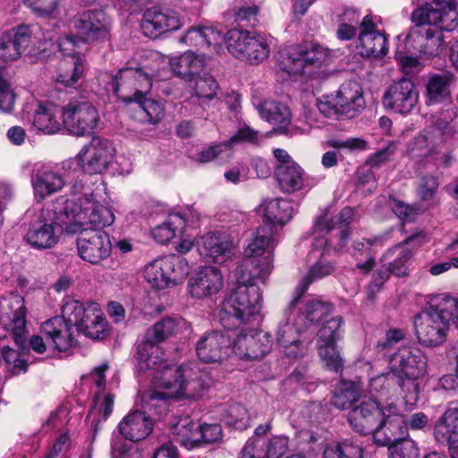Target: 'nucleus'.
<instances>
[{
    "mask_svg": "<svg viewBox=\"0 0 458 458\" xmlns=\"http://www.w3.org/2000/svg\"><path fill=\"white\" fill-rule=\"evenodd\" d=\"M414 26L405 38L408 50L428 56L438 55L443 50L444 30L453 31L458 26V10L438 6L437 3H426L411 13Z\"/></svg>",
    "mask_w": 458,
    "mask_h": 458,
    "instance_id": "obj_1",
    "label": "nucleus"
},
{
    "mask_svg": "<svg viewBox=\"0 0 458 458\" xmlns=\"http://www.w3.org/2000/svg\"><path fill=\"white\" fill-rule=\"evenodd\" d=\"M140 370H151L152 376L156 378L157 389H148L145 391L140 397L141 408L146 414H157L162 416L167 411L170 399H177L175 394H170L172 391V377H182L179 369H173L167 362L157 355H148V350L142 348L140 351Z\"/></svg>",
    "mask_w": 458,
    "mask_h": 458,
    "instance_id": "obj_2",
    "label": "nucleus"
},
{
    "mask_svg": "<svg viewBox=\"0 0 458 458\" xmlns=\"http://www.w3.org/2000/svg\"><path fill=\"white\" fill-rule=\"evenodd\" d=\"M451 320L458 328V298L445 296L416 316L414 327L419 342L427 346L442 344Z\"/></svg>",
    "mask_w": 458,
    "mask_h": 458,
    "instance_id": "obj_3",
    "label": "nucleus"
},
{
    "mask_svg": "<svg viewBox=\"0 0 458 458\" xmlns=\"http://www.w3.org/2000/svg\"><path fill=\"white\" fill-rule=\"evenodd\" d=\"M331 61V51L318 44L293 46L281 53V68L291 75L324 79Z\"/></svg>",
    "mask_w": 458,
    "mask_h": 458,
    "instance_id": "obj_4",
    "label": "nucleus"
},
{
    "mask_svg": "<svg viewBox=\"0 0 458 458\" xmlns=\"http://www.w3.org/2000/svg\"><path fill=\"white\" fill-rule=\"evenodd\" d=\"M261 293L258 285H241L231 289L222 302L220 323L226 330H233L249 323L261 309Z\"/></svg>",
    "mask_w": 458,
    "mask_h": 458,
    "instance_id": "obj_5",
    "label": "nucleus"
},
{
    "mask_svg": "<svg viewBox=\"0 0 458 458\" xmlns=\"http://www.w3.org/2000/svg\"><path fill=\"white\" fill-rule=\"evenodd\" d=\"M69 206L63 201H54L46 205L28 229L24 237L29 245L36 250H47L55 246L64 224L67 222Z\"/></svg>",
    "mask_w": 458,
    "mask_h": 458,
    "instance_id": "obj_6",
    "label": "nucleus"
},
{
    "mask_svg": "<svg viewBox=\"0 0 458 458\" xmlns=\"http://www.w3.org/2000/svg\"><path fill=\"white\" fill-rule=\"evenodd\" d=\"M64 318L86 337L102 340L108 334L107 321L99 305L68 300L63 305Z\"/></svg>",
    "mask_w": 458,
    "mask_h": 458,
    "instance_id": "obj_7",
    "label": "nucleus"
},
{
    "mask_svg": "<svg viewBox=\"0 0 458 458\" xmlns=\"http://www.w3.org/2000/svg\"><path fill=\"white\" fill-rule=\"evenodd\" d=\"M189 274V266L181 255L172 254L153 260L145 267L144 276L152 287L165 289L181 284Z\"/></svg>",
    "mask_w": 458,
    "mask_h": 458,
    "instance_id": "obj_8",
    "label": "nucleus"
},
{
    "mask_svg": "<svg viewBox=\"0 0 458 458\" xmlns=\"http://www.w3.org/2000/svg\"><path fill=\"white\" fill-rule=\"evenodd\" d=\"M226 44L233 55L251 64L262 63L270 52L265 36L247 30H229L226 34Z\"/></svg>",
    "mask_w": 458,
    "mask_h": 458,
    "instance_id": "obj_9",
    "label": "nucleus"
},
{
    "mask_svg": "<svg viewBox=\"0 0 458 458\" xmlns=\"http://www.w3.org/2000/svg\"><path fill=\"white\" fill-rule=\"evenodd\" d=\"M26 315L25 301L21 295L11 293L0 298V323L20 347L23 346L27 335Z\"/></svg>",
    "mask_w": 458,
    "mask_h": 458,
    "instance_id": "obj_10",
    "label": "nucleus"
},
{
    "mask_svg": "<svg viewBox=\"0 0 458 458\" xmlns=\"http://www.w3.org/2000/svg\"><path fill=\"white\" fill-rule=\"evenodd\" d=\"M110 86L114 93L124 103L136 102L149 93L152 82L140 68H123L113 78Z\"/></svg>",
    "mask_w": 458,
    "mask_h": 458,
    "instance_id": "obj_11",
    "label": "nucleus"
},
{
    "mask_svg": "<svg viewBox=\"0 0 458 458\" xmlns=\"http://www.w3.org/2000/svg\"><path fill=\"white\" fill-rule=\"evenodd\" d=\"M63 124L76 136L89 135L97 129L99 114L96 107L84 100H71L63 108Z\"/></svg>",
    "mask_w": 458,
    "mask_h": 458,
    "instance_id": "obj_12",
    "label": "nucleus"
},
{
    "mask_svg": "<svg viewBox=\"0 0 458 458\" xmlns=\"http://www.w3.org/2000/svg\"><path fill=\"white\" fill-rule=\"evenodd\" d=\"M300 296H294L284 311V318L278 324L276 333L277 344L285 354L291 358H297L303 352L299 335L305 329L298 318H292L293 310L301 303Z\"/></svg>",
    "mask_w": 458,
    "mask_h": 458,
    "instance_id": "obj_13",
    "label": "nucleus"
},
{
    "mask_svg": "<svg viewBox=\"0 0 458 458\" xmlns=\"http://www.w3.org/2000/svg\"><path fill=\"white\" fill-rule=\"evenodd\" d=\"M112 143L99 137H93L78 153L77 160L81 170L89 174L105 172L113 157Z\"/></svg>",
    "mask_w": 458,
    "mask_h": 458,
    "instance_id": "obj_14",
    "label": "nucleus"
},
{
    "mask_svg": "<svg viewBox=\"0 0 458 458\" xmlns=\"http://www.w3.org/2000/svg\"><path fill=\"white\" fill-rule=\"evenodd\" d=\"M391 415H386L378 403L373 399L360 402L354 405L348 413V422L351 428L360 435H369L378 428H386V420Z\"/></svg>",
    "mask_w": 458,
    "mask_h": 458,
    "instance_id": "obj_15",
    "label": "nucleus"
},
{
    "mask_svg": "<svg viewBox=\"0 0 458 458\" xmlns=\"http://www.w3.org/2000/svg\"><path fill=\"white\" fill-rule=\"evenodd\" d=\"M72 22L76 35L71 36L75 38V47L79 41L89 43L108 37L110 21L101 10L83 12L74 18Z\"/></svg>",
    "mask_w": 458,
    "mask_h": 458,
    "instance_id": "obj_16",
    "label": "nucleus"
},
{
    "mask_svg": "<svg viewBox=\"0 0 458 458\" xmlns=\"http://www.w3.org/2000/svg\"><path fill=\"white\" fill-rule=\"evenodd\" d=\"M272 348L271 335L261 330H242L233 338V352L242 360H260Z\"/></svg>",
    "mask_w": 458,
    "mask_h": 458,
    "instance_id": "obj_17",
    "label": "nucleus"
},
{
    "mask_svg": "<svg viewBox=\"0 0 458 458\" xmlns=\"http://www.w3.org/2000/svg\"><path fill=\"white\" fill-rule=\"evenodd\" d=\"M173 369H179L182 377H172V391L176 398L196 399L201 396L203 391L209 386L208 374L199 369H194L192 364L182 366H170Z\"/></svg>",
    "mask_w": 458,
    "mask_h": 458,
    "instance_id": "obj_18",
    "label": "nucleus"
},
{
    "mask_svg": "<svg viewBox=\"0 0 458 458\" xmlns=\"http://www.w3.org/2000/svg\"><path fill=\"white\" fill-rule=\"evenodd\" d=\"M185 22V17L180 11L150 8L144 13L141 29L146 36L157 38L167 31L179 30Z\"/></svg>",
    "mask_w": 458,
    "mask_h": 458,
    "instance_id": "obj_19",
    "label": "nucleus"
},
{
    "mask_svg": "<svg viewBox=\"0 0 458 458\" xmlns=\"http://www.w3.org/2000/svg\"><path fill=\"white\" fill-rule=\"evenodd\" d=\"M80 257L91 264H98L111 253L112 245L108 234L99 229L83 231L77 238Z\"/></svg>",
    "mask_w": 458,
    "mask_h": 458,
    "instance_id": "obj_20",
    "label": "nucleus"
},
{
    "mask_svg": "<svg viewBox=\"0 0 458 458\" xmlns=\"http://www.w3.org/2000/svg\"><path fill=\"white\" fill-rule=\"evenodd\" d=\"M419 92L411 80L402 79L394 82L383 96V105L395 113L407 114L416 106Z\"/></svg>",
    "mask_w": 458,
    "mask_h": 458,
    "instance_id": "obj_21",
    "label": "nucleus"
},
{
    "mask_svg": "<svg viewBox=\"0 0 458 458\" xmlns=\"http://www.w3.org/2000/svg\"><path fill=\"white\" fill-rule=\"evenodd\" d=\"M390 365L400 377L420 378L427 372L428 359L419 348L402 346L392 355Z\"/></svg>",
    "mask_w": 458,
    "mask_h": 458,
    "instance_id": "obj_22",
    "label": "nucleus"
},
{
    "mask_svg": "<svg viewBox=\"0 0 458 458\" xmlns=\"http://www.w3.org/2000/svg\"><path fill=\"white\" fill-rule=\"evenodd\" d=\"M232 347V336L216 330L201 336L196 344V352L203 362H220L229 356Z\"/></svg>",
    "mask_w": 458,
    "mask_h": 458,
    "instance_id": "obj_23",
    "label": "nucleus"
},
{
    "mask_svg": "<svg viewBox=\"0 0 458 458\" xmlns=\"http://www.w3.org/2000/svg\"><path fill=\"white\" fill-rule=\"evenodd\" d=\"M332 104V110H327L331 102H320L318 107L321 112L330 115L332 113L349 114L363 108L364 98L360 85L353 81H347L339 88Z\"/></svg>",
    "mask_w": 458,
    "mask_h": 458,
    "instance_id": "obj_24",
    "label": "nucleus"
},
{
    "mask_svg": "<svg viewBox=\"0 0 458 458\" xmlns=\"http://www.w3.org/2000/svg\"><path fill=\"white\" fill-rule=\"evenodd\" d=\"M75 38L67 36L59 42V49L64 55H69L60 64L59 73L56 81L64 87L75 85L82 77L84 65L80 56L75 54Z\"/></svg>",
    "mask_w": 458,
    "mask_h": 458,
    "instance_id": "obj_25",
    "label": "nucleus"
},
{
    "mask_svg": "<svg viewBox=\"0 0 458 458\" xmlns=\"http://www.w3.org/2000/svg\"><path fill=\"white\" fill-rule=\"evenodd\" d=\"M186 326V321L182 318L165 317L156 322L146 335L147 341L138 346L137 360L140 363V351L142 348L148 350V355L158 356V349L156 344L161 343L167 338L179 333Z\"/></svg>",
    "mask_w": 458,
    "mask_h": 458,
    "instance_id": "obj_26",
    "label": "nucleus"
},
{
    "mask_svg": "<svg viewBox=\"0 0 458 458\" xmlns=\"http://www.w3.org/2000/svg\"><path fill=\"white\" fill-rule=\"evenodd\" d=\"M223 284L220 270L214 267H204L189 279L188 291L191 297L204 299L217 293Z\"/></svg>",
    "mask_w": 458,
    "mask_h": 458,
    "instance_id": "obj_27",
    "label": "nucleus"
},
{
    "mask_svg": "<svg viewBox=\"0 0 458 458\" xmlns=\"http://www.w3.org/2000/svg\"><path fill=\"white\" fill-rule=\"evenodd\" d=\"M72 327L62 314L45 321L40 330L50 346L59 352H66L77 344L71 332Z\"/></svg>",
    "mask_w": 458,
    "mask_h": 458,
    "instance_id": "obj_28",
    "label": "nucleus"
},
{
    "mask_svg": "<svg viewBox=\"0 0 458 458\" xmlns=\"http://www.w3.org/2000/svg\"><path fill=\"white\" fill-rule=\"evenodd\" d=\"M198 251L208 261L224 262L231 257L233 250V242L225 233H208L197 242Z\"/></svg>",
    "mask_w": 458,
    "mask_h": 458,
    "instance_id": "obj_29",
    "label": "nucleus"
},
{
    "mask_svg": "<svg viewBox=\"0 0 458 458\" xmlns=\"http://www.w3.org/2000/svg\"><path fill=\"white\" fill-rule=\"evenodd\" d=\"M169 64L175 76L192 82L206 70L207 62L203 55L190 50L180 55L170 57Z\"/></svg>",
    "mask_w": 458,
    "mask_h": 458,
    "instance_id": "obj_30",
    "label": "nucleus"
},
{
    "mask_svg": "<svg viewBox=\"0 0 458 458\" xmlns=\"http://www.w3.org/2000/svg\"><path fill=\"white\" fill-rule=\"evenodd\" d=\"M273 268V259L269 250L261 259L244 260L235 270L236 286L257 285L255 279L264 280Z\"/></svg>",
    "mask_w": 458,
    "mask_h": 458,
    "instance_id": "obj_31",
    "label": "nucleus"
},
{
    "mask_svg": "<svg viewBox=\"0 0 458 458\" xmlns=\"http://www.w3.org/2000/svg\"><path fill=\"white\" fill-rule=\"evenodd\" d=\"M153 428V420L150 414L142 411H132L119 425L121 435L132 442L147 437Z\"/></svg>",
    "mask_w": 458,
    "mask_h": 458,
    "instance_id": "obj_32",
    "label": "nucleus"
},
{
    "mask_svg": "<svg viewBox=\"0 0 458 458\" xmlns=\"http://www.w3.org/2000/svg\"><path fill=\"white\" fill-rule=\"evenodd\" d=\"M30 30L20 26L0 38V59L4 62L17 60L30 43Z\"/></svg>",
    "mask_w": 458,
    "mask_h": 458,
    "instance_id": "obj_33",
    "label": "nucleus"
},
{
    "mask_svg": "<svg viewBox=\"0 0 458 458\" xmlns=\"http://www.w3.org/2000/svg\"><path fill=\"white\" fill-rule=\"evenodd\" d=\"M31 184L35 195L43 199L61 191L65 184V181L58 173L42 166L33 170Z\"/></svg>",
    "mask_w": 458,
    "mask_h": 458,
    "instance_id": "obj_34",
    "label": "nucleus"
},
{
    "mask_svg": "<svg viewBox=\"0 0 458 458\" xmlns=\"http://www.w3.org/2000/svg\"><path fill=\"white\" fill-rule=\"evenodd\" d=\"M259 212L264 216L263 224H269L277 229L288 222L293 216L292 204L284 199L265 200L259 207Z\"/></svg>",
    "mask_w": 458,
    "mask_h": 458,
    "instance_id": "obj_35",
    "label": "nucleus"
},
{
    "mask_svg": "<svg viewBox=\"0 0 458 458\" xmlns=\"http://www.w3.org/2000/svg\"><path fill=\"white\" fill-rule=\"evenodd\" d=\"M353 210L350 207L344 208L333 219L327 218V214L324 213L318 217L314 224V230L318 233H328L335 227L341 228L340 247H343L348 240L351 231L348 228L352 221Z\"/></svg>",
    "mask_w": 458,
    "mask_h": 458,
    "instance_id": "obj_36",
    "label": "nucleus"
},
{
    "mask_svg": "<svg viewBox=\"0 0 458 458\" xmlns=\"http://www.w3.org/2000/svg\"><path fill=\"white\" fill-rule=\"evenodd\" d=\"M454 82V76L449 72L430 76L426 83V104L430 106L449 99Z\"/></svg>",
    "mask_w": 458,
    "mask_h": 458,
    "instance_id": "obj_37",
    "label": "nucleus"
},
{
    "mask_svg": "<svg viewBox=\"0 0 458 458\" xmlns=\"http://www.w3.org/2000/svg\"><path fill=\"white\" fill-rule=\"evenodd\" d=\"M278 231L269 224H263L256 230L252 241L245 250V255L253 259H261L262 254L273 249L278 242Z\"/></svg>",
    "mask_w": 458,
    "mask_h": 458,
    "instance_id": "obj_38",
    "label": "nucleus"
},
{
    "mask_svg": "<svg viewBox=\"0 0 458 458\" xmlns=\"http://www.w3.org/2000/svg\"><path fill=\"white\" fill-rule=\"evenodd\" d=\"M108 368V364L104 363L101 366L96 367L90 375L92 381L98 388L93 401L94 409L102 413L105 420L112 413L114 403V396L112 394H105L103 392L106 386L105 372Z\"/></svg>",
    "mask_w": 458,
    "mask_h": 458,
    "instance_id": "obj_39",
    "label": "nucleus"
},
{
    "mask_svg": "<svg viewBox=\"0 0 458 458\" xmlns=\"http://www.w3.org/2000/svg\"><path fill=\"white\" fill-rule=\"evenodd\" d=\"M304 172L295 162L276 166L275 176L284 192L292 193L303 186Z\"/></svg>",
    "mask_w": 458,
    "mask_h": 458,
    "instance_id": "obj_40",
    "label": "nucleus"
},
{
    "mask_svg": "<svg viewBox=\"0 0 458 458\" xmlns=\"http://www.w3.org/2000/svg\"><path fill=\"white\" fill-rule=\"evenodd\" d=\"M434 435L436 440L441 445L449 447L458 440V409H449L437 420Z\"/></svg>",
    "mask_w": 458,
    "mask_h": 458,
    "instance_id": "obj_41",
    "label": "nucleus"
},
{
    "mask_svg": "<svg viewBox=\"0 0 458 458\" xmlns=\"http://www.w3.org/2000/svg\"><path fill=\"white\" fill-rule=\"evenodd\" d=\"M82 201V210L86 216L89 225L95 227H106L111 225L114 221V215L111 208L98 205L92 199V195L85 194L79 199Z\"/></svg>",
    "mask_w": 458,
    "mask_h": 458,
    "instance_id": "obj_42",
    "label": "nucleus"
},
{
    "mask_svg": "<svg viewBox=\"0 0 458 458\" xmlns=\"http://www.w3.org/2000/svg\"><path fill=\"white\" fill-rule=\"evenodd\" d=\"M333 310L329 302L323 301L317 298H307L303 301V305L300 308L297 315L298 320L305 328L320 321Z\"/></svg>",
    "mask_w": 458,
    "mask_h": 458,
    "instance_id": "obj_43",
    "label": "nucleus"
},
{
    "mask_svg": "<svg viewBox=\"0 0 458 458\" xmlns=\"http://www.w3.org/2000/svg\"><path fill=\"white\" fill-rule=\"evenodd\" d=\"M357 47L362 56L380 58L387 54V39L386 35L379 31L360 32Z\"/></svg>",
    "mask_w": 458,
    "mask_h": 458,
    "instance_id": "obj_44",
    "label": "nucleus"
},
{
    "mask_svg": "<svg viewBox=\"0 0 458 458\" xmlns=\"http://www.w3.org/2000/svg\"><path fill=\"white\" fill-rule=\"evenodd\" d=\"M55 201H63L66 207L69 206L67 222L64 224V230L68 233H80L81 235L83 231L93 230L92 227H86L89 225L86 216L82 210V202H74L66 199L64 197L56 199Z\"/></svg>",
    "mask_w": 458,
    "mask_h": 458,
    "instance_id": "obj_45",
    "label": "nucleus"
},
{
    "mask_svg": "<svg viewBox=\"0 0 458 458\" xmlns=\"http://www.w3.org/2000/svg\"><path fill=\"white\" fill-rule=\"evenodd\" d=\"M57 114L59 112L54 105L39 104L34 114L33 125L47 134L55 133L61 128Z\"/></svg>",
    "mask_w": 458,
    "mask_h": 458,
    "instance_id": "obj_46",
    "label": "nucleus"
},
{
    "mask_svg": "<svg viewBox=\"0 0 458 458\" xmlns=\"http://www.w3.org/2000/svg\"><path fill=\"white\" fill-rule=\"evenodd\" d=\"M185 225L186 221L183 216L181 214H171L163 224L153 229V238L161 244H166L177 233H181Z\"/></svg>",
    "mask_w": 458,
    "mask_h": 458,
    "instance_id": "obj_47",
    "label": "nucleus"
},
{
    "mask_svg": "<svg viewBox=\"0 0 458 458\" xmlns=\"http://www.w3.org/2000/svg\"><path fill=\"white\" fill-rule=\"evenodd\" d=\"M221 38L219 32L210 27H191L180 38V42L192 47H210Z\"/></svg>",
    "mask_w": 458,
    "mask_h": 458,
    "instance_id": "obj_48",
    "label": "nucleus"
},
{
    "mask_svg": "<svg viewBox=\"0 0 458 458\" xmlns=\"http://www.w3.org/2000/svg\"><path fill=\"white\" fill-rule=\"evenodd\" d=\"M172 433L175 441L187 448H193L199 445L198 437V428L189 417L180 418L172 426Z\"/></svg>",
    "mask_w": 458,
    "mask_h": 458,
    "instance_id": "obj_49",
    "label": "nucleus"
},
{
    "mask_svg": "<svg viewBox=\"0 0 458 458\" xmlns=\"http://www.w3.org/2000/svg\"><path fill=\"white\" fill-rule=\"evenodd\" d=\"M259 114L270 123L281 125L280 129H284L291 118L288 106L273 100L264 101L259 106Z\"/></svg>",
    "mask_w": 458,
    "mask_h": 458,
    "instance_id": "obj_50",
    "label": "nucleus"
},
{
    "mask_svg": "<svg viewBox=\"0 0 458 458\" xmlns=\"http://www.w3.org/2000/svg\"><path fill=\"white\" fill-rule=\"evenodd\" d=\"M334 269L335 266L330 261L327 260L322 254L319 260L310 267L307 276L301 281L296 288V296H300L301 300L302 295L312 282L329 276L333 273Z\"/></svg>",
    "mask_w": 458,
    "mask_h": 458,
    "instance_id": "obj_51",
    "label": "nucleus"
},
{
    "mask_svg": "<svg viewBox=\"0 0 458 458\" xmlns=\"http://www.w3.org/2000/svg\"><path fill=\"white\" fill-rule=\"evenodd\" d=\"M386 428L392 431L391 428H396L400 435L406 434L407 428L411 429H421L428 424V417L423 412L412 414L408 420L402 416L394 415L388 417L386 421Z\"/></svg>",
    "mask_w": 458,
    "mask_h": 458,
    "instance_id": "obj_52",
    "label": "nucleus"
},
{
    "mask_svg": "<svg viewBox=\"0 0 458 458\" xmlns=\"http://www.w3.org/2000/svg\"><path fill=\"white\" fill-rule=\"evenodd\" d=\"M359 393L353 382H344L333 392L331 403L339 410L350 408L358 400Z\"/></svg>",
    "mask_w": 458,
    "mask_h": 458,
    "instance_id": "obj_53",
    "label": "nucleus"
},
{
    "mask_svg": "<svg viewBox=\"0 0 458 458\" xmlns=\"http://www.w3.org/2000/svg\"><path fill=\"white\" fill-rule=\"evenodd\" d=\"M341 317H335L326 321L317 334V347L335 344L341 336Z\"/></svg>",
    "mask_w": 458,
    "mask_h": 458,
    "instance_id": "obj_54",
    "label": "nucleus"
},
{
    "mask_svg": "<svg viewBox=\"0 0 458 458\" xmlns=\"http://www.w3.org/2000/svg\"><path fill=\"white\" fill-rule=\"evenodd\" d=\"M362 448L360 445L344 440L328 445L324 451V458H362Z\"/></svg>",
    "mask_w": 458,
    "mask_h": 458,
    "instance_id": "obj_55",
    "label": "nucleus"
},
{
    "mask_svg": "<svg viewBox=\"0 0 458 458\" xmlns=\"http://www.w3.org/2000/svg\"><path fill=\"white\" fill-rule=\"evenodd\" d=\"M223 420L236 429L242 430L249 427L248 411L241 403H229L224 411Z\"/></svg>",
    "mask_w": 458,
    "mask_h": 458,
    "instance_id": "obj_56",
    "label": "nucleus"
},
{
    "mask_svg": "<svg viewBox=\"0 0 458 458\" xmlns=\"http://www.w3.org/2000/svg\"><path fill=\"white\" fill-rule=\"evenodd\" d=\"M143 95L140 99L135 103L139 105L140 112L144 114L146 121L149 123L156 124L159 123L165 116L164 105L157 100L146 98Z\"/></svg>",
    "mask_w": 458,
    "mask_h": 458,
    "instance_id": "obj_57",
    "label": "nucleus"
},
{
    "mask_svg": "<svg viewBox=\"0 0 458 458\" xmlns=\"http://www.w3.org/2000/svg\"><path fill=\"white\" fill-rule=\"evenodd\" d=\"M398 435L396 440L390 446L389 453L392 458H419V449L415 442L411 439Z\"/></svg>",
    "mask_w": 458,
    "mask_h": 458,
    "instance_id": "obj_58",
    "label": "nucleus"
},
{
    "mask_svg": "<svg viewBox=\"0 0 458 458\" xmlns=\"http://www.w3.org/2000/svg\"><path fill=\"white\" fill-rule=\"evenodd\" d=\"M396 383V377L393 373L380 374L369 380V392L373 396L383 397L390 393Z\"/></svg>",
    "mask_w": 458,
    "mask_h": 458,
    "instance_id": "obj_59",
    "label": "nucleus"
},
{
    "mask_svg": "<svg viewBox=\"0 0 458 458\" xmlns=\"http://www.w3.org/2000/svg\"><path fill=\"white\" fill-rule=\"evenodd\" d=\"M193 81L195 82L194 90L199 98L210 100L216 95L218 85L206 70Z\"/></svg>",
    "mask_w": 458,
    "mask_h": 458,
    "instance_id": "obj_60",
    "label": "nucleus"
},
{
    "mask_svg": "<svg viewBox=\"0 0 458 458\" xmlns=\"http://www.w3.org/2000/svg\"><path fill=\"white\" fill-rule=\"evenodd\" d=\"M2 357L6 369L11 374L19 375L26 372L27 362L17 351L10 348L9 346H3Z\"/></svg>",
    "mask_w": 458,
    "mask_h": 458,
    "instance_id": "obj_61",
    "label": "nucleus"
},
{
    "mask_svg": "<svg viewBox=\"0 0 458 458\" xmlns=\"http://www.w3.org/2000/svg\"><path fill=\"white\" fill-rule=\"evenodd\" d=\"M397 250H399L397 257L393 262L386 265V267L390 270L391 275L397 277L406 276L409 272L408 263L413 253L411 250L406 246H398Z\"/></svg>",
    "mask_w": 458,
    "mask_h": 458,
    "instance_id": "obj_62",
    "label": "nucleus"
},
{
    "mask_svg": "<svg viewBox=\"0 0 458 458\" xmlns=\"http://www.w3.org/2000/svg\"><path fill=\"white\" fill-rule=\"evenodd\" d=\"M318 354L326 366L335 372L342 369L344 360L336 349V344L318 347Z\"/></svg>",
    "mask_w": 458,
    "mask_h": 458,
    "instance_id": "obj_63",
    "label": "nucleus"
},
{
    "mask_svg": "<svg viewBox=\"0 0 458 458\" xmlns=\"http://www.w3.org/2000/svg\"><path fill=\"white\" fill-rule=\"evenodd\" d=\"M60 0H24V4L39 17H51L58 9Z\"/></svg>",
    "mask_w": 458,
    "mask_h": 458,
    "instance_id": "obj_64",
    "label": "nucleus"
}]
</instances>
